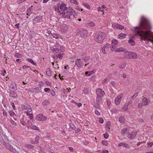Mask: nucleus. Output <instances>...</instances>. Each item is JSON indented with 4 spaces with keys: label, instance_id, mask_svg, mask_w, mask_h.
Here are the masks:
<instances>
[{
    "label": "nucleus",
    "instance_id": "38",
    "mask_svg": "<svg viewBox=\"0 0 153 153\" xmlns=\"http://www.w3.org/2000/svg\"><path fill=\"white\" fill-rule=\"evenodd\" d=\"M147 145L148 148H150L153 145V143H152V142H150V143L147 142Z\"/></svg>",
    "mask_w": 153,
    "mask_h": 153
},
{
    "label": "nucleus",
    "instance_id": "35",
    "mask_svg": "<svg viewBox=\"0 0 153 153\" xmlns=\"http://www.w3.org/2000/svg\"><path fill=\"white\" fill-rule=\"evenodd\" d=\"M27 60L28 62L32 63L33 65L34 66H36V63L34 62V61L33 60H32V59L29 58L27 59Z\"/></svg>",
    "mask_w": 153,
    "mask_h": 153
},
{
    "label": "nucleus",
    "instance_id": "4",
    "mask_svg": "<svg viewBox=\"0 0 153 153\" xmlns=\"http://www.w3.org/2000/svg\"><path fill=\"white\" fill-rule=\"evenodd\" d=\"M123 55L125 58L131 59H135L137 58V56L135 53L130 51L125 52Z\"/></svg>",
    "mask_w": 153,
    "mask_h": 153
},
{
    "label": "nucleus",
    "instance_id": "21",
    "mask_svg": "<svg viewBox=\"0 0 153 153\" xmlns=\"http://www.w3.org/2000/svg\"><path fill=\"white\" fill-rule=\"evenodd\" d=\"M10 96L13 97L14 98L16 97L17 95L15 93L14 91H10Z\"/></svg>",
    "mask_w": 153,
    "mask_h": 153
},
{
    "label": "nucleus",
    "instance_id": "42",
    "mask_svg": "<svg viewBox=\"0 0 153 153\" xmlns=\"http://www.w3.org/2000/svg\"><path fill=\"white\" fill-rule=\"evenodd\" d=\"M27 115L29 116L30 119H31L33 118V115L32 114H29L27 112Z\"/></svg>",
    "mask_w": 153,
    "mask_h": 153
},
{
    "label": "nucleus",
    "instance_id": "61",
    "mask_svg": "<svg viewBox=\"0 0 153 153\" xmlns=\"http://www.w3.org/2000/svg\"><path fill=\"white\" fill-rule=\"evenodd\" d=\"M143 105L142 104V103H139L138 104V107L139 108H142V106Z\"/></svg>",
    "mask_w": 153,
    "mask_h": 153
},
{
    "label": "nucleus",
    "instance_id": "8",
    "mask_svg": "<svg viewBox=\"0 0 153 153\" xmlns=\"http://www.w3.org/2000/svg\"><path fill=\"white\" fill-rule=\"evenodd\" d=\"M96 94L97 97L102 98L105 95V92L102 88H98L96 89Z\"/></svg>",
    "mask_w": 153,
    "mask_h": 153
},
{
    "label": "nucleus",
    "instance_id": "64",
    "mask_svg": "<svg viewBox=\"0 0 153 153\" xmlns=\"http://www.w3.org/2000/svg\"><path fill=\"white\" fill-rule=\"evenodd\" d=\"M89 59V58L88 57H86L85 58H84L83 59V60H84L85 62H87L88 61Z\"/></svg>",
    "mask_w": 153,
    "mask_h": 153
},
{
    "label": "nucleus",
    "instance_id": "24",
    "mask_svg": "<svg viewBox=\"0 0 153 153\" xmlns=\"http://www.w3.org/2000/svg\"><path fill=\"white\" fill-rule=\"evenodd\" d=\"M127 109L128 107L125 104L123 107L122 108L120 109V110L122 112H124L126 111L127 110Z\"/></svg>",
    "mask_w": 153,
    "mask_h": 153
},
{
    "label": "nucleus",
    "instance_id": "5",
    "mask_svg": "<svg viewBox=\"0 0 153 153\" xmlns=\"http://www.w3.org/2000/svg\"><path fill=\"white\" fill-rule=\"evenodd\" d=\"M73 9L71 8H69V10H68L66 12H63L61 13V14L62 15V17L64 18L69 19L70 18V16H71L73 14L72 11Z\"/></svg>",
    "mask_w": 153,
    "mask_h": 153
},
{
    "label": "nucleus",
    "instance_id": "26",
    "mask_svg": "<svg viewBox=\"0 0 153 153\" xmlns=\"http://www.w3.org/2000/svg\"><path fill=\"white\" fill-rule=\"evenodd\" d=\"M119 121L120 123L123 124L124 123L125 120L123 116H120L119 118Z\"/></svg>",
    "mask_w": 153,
    "mask_h": 153
},
{
    "label": "nucleus",
    "instance_id": "18",
    "mask_svg": "<svg viewBox=\"0 0 153 153\" xmlns=\"http://www.w3.org/2000/svg\"><path fill=\"white\" fill-rule=\"evenodd\" d=\"M55 56L59 59H62L63 57V53H61L60 52H59L58 53H56L55 54Z\"/></svg>",
    "mask_w": 153,
    "mask_h": 153
},
{
    "label": "nucleus",
    "instance_id": "39",
    "mask_svg": "<svg viewBox=\"0 0 153 153\" xmlns=\"http://www.w3.org/2000/svg\"><path fill=\"white\" fill-rule=\"evenodd\" d=\"M108 79L107 78H105L102 81V84H106L108 83Z\"/></svg>",
    "mask_w": 153,
    "mask_h": 153
},
{
    "label": "nucleus",
    "instance_id": "12",
    "mask_svg": "<svg viewBox=\"0 0 153 153\" xmlns=\"http://www.w3.org/2000/svg\"><path fill=\"white\" fill-rule=\"evenodd\" d=\"M59 7L62 11H65L67 10L68 9V7H66V4L63 3L59 4L58 5Z\"/></svg>",
    "mask_w": 153,
    "mask_h": 153
},
{
    "label": "nucleus",
    "instance_id": "53",
    "mask_svg": "<svg viewBox=\"0 0 153 153\" xmlns=\"http://www.w3.org/2000/svg\"><path fill=\"white\" fill-rule=\"evenodd\" d=\"M64 47L63 46H60V48L59 49V51H60L61 52H63L64 51Z\"/></svg>",
    "mask_w": 153,
    "mask_h": 153
},
{
    "label": "nucleus",
    "instance_id": "57",
    "mask_svg": "<svg viewBox=\"0 0 153 153\" xmlns=\"http://www.w3.org/2000/svg\"><path fill=\"white\" fill-rule=\"evenodd\" d=\"M99 122L101 123H103V120L102 119V118L100 117L99 118Z\"/></svg>",
    "mask_w": 153,
    "mask_h": 153
},
{
    "label": "nucleus",
    "instance_id": "2",
    "mask_svg": "<svg viewBox=\"0 0 153 153\" xmlns=\"http://www.w3.org/2000/svg\"><path fill=\"white\" fill-rule=\"evenodd\" d=\"M0 142L8 149L14 153L16 152V149L10 144V142L9 141L7 137L3 134L0 132Z\"/></svg>",
    "mask_w": 153,
    "mask_h": 153
},
{
    "label": "nucleus",
    "instance_id": "9",
    "mask_svg": "<svg viewBox=\"0 0 153 153\" xmlns=\"http://www.w3.org/2000/svg\"><path fill=\"white\" fill-rule=\"evenodd\" d=\"M36 119L38 121H44L47 119V117L43 116L42 114H38L36 116Z\"/></svg>",
    "mask_w": 153,
    "mask_h": 153
},
{
    "label": "nucleus",
    "instance_id": "23",
    "mask_svg": "<svg viewBox=\"0 0 153 153\" xmlns=\"http://www.w3.org/2000/svg\"><path fill=\"white\" fill-rule=\"evenodd\" d=\"M88 27H93L96 24L95 23L93 22H89L87 24Z\"/></svg>",
    "mask_w": 153,
    "mask_h": 153
},
{
    "label": "nucleus",
    "instance_id": "10",
    "mask_svg": "<svg viewBox=\"0 0 153 153\" xmlns=\"http://www.w3.org/2000/svg\"><path fill=\"white\" fill-rule=\"evenodd\" d=\"M96 102L97 104L96 107L97 108H100V106L102 104L103 102L102 98L96 97Z\"/></svg>",
    "mask_w": 153,
    "mask_h": 153
},
{
    "label": "nucleus",
    "instance_id": "54",
    "mask_svg": "<svg viewBox=\"0 0 153 153\" xmlns=\"http://www.w3.org/2000/svg\"><path fill=\"white\" fill-rule=\"evenodd\" d=\"M94 113L97 115H100V113L97 110H95L94 111Z\"/></svg>",
    "mask_w": 153,
    "mask_h": 153
},
{
    "label": "nucleus",
    "instance_id": "43",
    "mask_svg": "<svg viewBox=\"0 0 153 153\" xmlns=\"http://www.w3.org/2000/svg\"><path fill=\"white\" fill-rule=\"evenodd\" d=\"M113 113H116L118 111L117 110L116 108H113L111 111Z\"/></svg>",
    "mask_w": 153,
    "mask_h": 153
},
{
    "label": "nucleus",
    "instance_id": "47",
    "mask_svg": "<svg viewBox=\"0 0 153 153\" xmlns=\"http://www.w3.org/2000/svg\"><path fill=\"white\" fill-rule=\"evenodd\" d=\"M112 43L113 44H114L115 45H116L118 43V41L116 39H113L112 41Z\"/></svg>",
    "mask_w": 153,
    "mask_h": 153
},
{
    "label": "nucleus",
    "instance_id": "30",
    "mask_svg": "<svg viewBox=\"0 0 153 153\" xmlns=\"http://www.w3.org/2000/svg\"><path fill=\"white\" fill-rule=\"evenodd\" d=\"M52 36H53V38L55 39H59L60 37L59 35L55 33L52 34Z\"/></svg>",
    "mask_w": 153,
    "mask_h": 153
},
{
    "label": "nucleus",
    "instance_id": "28",
    "mask_svg": "<svg viewBox=\"0 0 153 153\" xmlns=\"http://www.w3.org/2000/svg\"><path fill=\"white\" fill-rule=\"evenodd\" d=\"M93 72L94 71H86L85 73V74L87 76H89L92 75Z\"/></svg>",
    "mask_w": 153,
    "mask_h": 153
},
{
    "label": "nucleus",
    "instance_id": "31",
    "mask_svg": "<svg viewBox=\"0 0 153 153\" xmlns=\"http://www.w3.org/2000/svg\"><path fill=\"white\" fill-rule=\"evenodd\" d=\"M111 122H107L106 124V126L107 127V130H110V126L111 125Z\"/></svg>",
    "mask_w": 153,
    "mask_h": 153
},
{
    "label": "nucleus",
    "instance_id": "50",
    "mask_svg": "<svg viewBox=\"0 0 153 153\" xmlns=\"http://www.w3.org/2000/svg\"><path fill=\"white\" fill-rule=\"evenodd\" d=\"M104 137L106 139H107L108 138L109 135L107 133H105L104 134H103Z\"/></svg>",
    "mask_w": 153,
    "mask_h": 153
},
{
    "label": "nucleus",
    "instance_id": "46",
    "mask_svg": "<svg viewBox=\"0 0 153 153\" xmlns=\"http://www.w3.org/2000/svg\"><path fill=\"white\" fill-rule=\"evenodd\" d=\"M39 137L37 135V136L36 138H35V141H36V142L35 143H38V141L39 140Z\"/></svg>",
    "mask_w": 153,
    "mask_h": 153
},
{
    "label": "nucleus",
    "instance_id": "19",
    "mask_svg": "<svg viewBox=\"0 0 153 153\" xmlns=\"http://www.w3.org/2000/svg\"><path fill=\"white\" fill-rule=\"evenodd\" d=\"M128 42L131 46H134L135 45V42L131 38L128 40Z\"/></svg>",
    "mask_w": 153,
    "mask_h": 153
},
{
    "label": "nucleus",
    "instance_id": "32",
    "mask_svg": "<svg viewBox=\"0 0 153 153\" xmlns=\"http://www.w3.org/2000/svg\"><path fill=\"white\" fill-rule=\"evenodd\" d=\"M49 103V102L47 100H45L44 101L42 102V104L43 106H45Z\"/></svg>",
    "mask_w": 153,
    "mask_h": 153
},
{
    "label": "nucleus",
    "instance_id": "11",
    "mask_svg": "<svg viewBox=\"0 0 153 153\" xmlns=\"http://www.w3.org/2000/svg\"><path fill=\"white\" fill-rule=\"evenodd\" d=\"M123 97V95L122 94L118 96L115 99V103L117 105H119L121 101V98Z\"/></svg>",
    "mask_w": 153,
    "mask_h": 153
},
{
    "label": "nucleus",
    "instance_id": "17",
    "mask_svg": "<svg viewBox=\"0 0 153 153\" xmlns=\"http://www.w3.org/2000/svg\"><path fill=\"white\" fill-rule=\"evenodd\" d=\"M142 104L143 105L145 106L149 104L148 102L147 99L146 97H144L142 100Z\"/></svg>",
    "mask_w": 153,
    "mask_h": 153
},
{
    "label": "nucleus",
    "instance_id": "15",
    "mask_svg": "<svg viewBox=\"0 0 153 153\" xmlns=\"http://www.w3.org/2000/svg\"><path fill=\"white\" fill-rule=\"evenodd\" d=\"M112 27L114 29H119L122 30L124 28L123 26L120 25L116 23L112 24Z\"/></svg>",
    "mask_w": 153,
    "mask_h": 153
},
{
    "label": "nucleus",
    "instance_id": "1",
    "mask_svg": "<svg viewBox=\"0 0 153 153\" xmlns=\"http://www.w3.org/2000/svg\"><path fill=\"white\" fill-rule=\"evenodd\" d=\"M152 26L145 17H142L139 26L134 27L135 32L141 37V40L150 42L153 45V32L151 31Z\"/></svg>",
    "mask_w": 153,
    "mask_h": 153
},
{
    "label": "nucleus",
    "instance_id": "20",
    "mask_svg": "<svg viewBox=\"0 0 153 153\" xmlns=\"http://www.w3.org/2000/svg\"><path fill=\"white\" fill-rule=\"evenodd\" d=\"M126 35L121 33L118 36V38L120 39H123L126 37Z\"/></svg>",
    "mask_w": 153,
    "mask_h": 153
},
{
    "label": "nucleus",
    "instance_id": "62",
    "mask_svg": "<svg viewBox=\"0 0 153 153\" xmlns=\"http://www.w3.org/2000/svg\"><path fill=\"white\" fill-rule=\"evenodd\" d=\"M116 48V47L115 45H112V47L111 48V50L112 51H114L115 48Z\"/></svg>",
    "mask_w": 153,
    "mask_h": 153
},
{
    "label": "nucleus",
    "instance_id": "25",
    "mask_svg": "<svg viewBox=\"0 0 153 153\" xmlns=\"http://www.w3.org/2000/svg\"><path fill=\"white\" fill-rule=\"evenodd\" d=\"M46 74L49 76H50L51 75V72L50 71L49 68H47L46 70Z\"/></svg>",
    "mask_w": 153,
    "mask_h": 153
},
{
    "label": "nucleus",
    "instance_id": "16",
    "mask_svg": "<svg viewBox=\"0 0 153 153\" xmlns=\"http://www.w3.org/2000/svg\"><path fill=\"white\" fill-rule=\"evenodd\" d=\"M129 130L128 128H125L123 129L121 131L122 135L124 136L126 134L128 133Z\"/></svg>",
    "mask_w": 153,
    "mask_h": 153
},
{
    "label": "nucleus",
    "instance_id": "29",
    "mask_svg": "<svg viewBox=\"0 0 153 153\" xmlns=\"http://www.w3.org/2000/svg\"><path fill=\"white\" fill-rule=\"evenodd\" d=\"M27 111V112H30L32 111L31 107L30 105H27V108L26 109Z\"/></svg>",
    "mask_w": 153,
    "mask_h": 153
},
{
    "label": "nucleus",
    "instance_id": "33",
    "mask_svg": "<svg viewBox=\"0 0 153 153\" xmlns=\"http://www.w3.org/2000/svg\"><path fill=\"white\" fill-rule=\"evenodd\" d=\"M138 92L135 93L133 96H130V97L132 99V100H134L135 98H136L138 95Z\"/></svg>",
    "mask_w": 153,
    "mask_h": 153
},
{
    "label": "nucleus",
    "instance_id": "44",
    "mask_svg": "<svg viewBox=\"0 0 153 153\" xmlns=\"http://www.w3.org/2000/svg\"><path fill=\"white\" fill-rule=\"evenodd\" d=\"M97 10L98 11H102V12H104V10L103 8H102L101 7H99L97 8Z\"/></svg>",
    "mask_w": 153,
    "mask_h": 153
},
{
    "label": "nucleus",
    "instance_id": "7",
    "mask_svg": "<svg viewBox=\"0 0 153 153\" xmlns=\"http://www.w3.org/2000/svg\"><path fill=\"white\" fill-rule=\"evenodd\" d=\"M42 16H36L33 20V25H39V24L42 22Z\"/></svg>",
    "mask_w": 153,
    "mask_h": 153
},
{
    "label": "nucleus",
    "instance_id": "59",
    "mask_svg": "<svg viewBox=\"0 0 153 153\" xmlns=\"http://www.w3.org/2000/svg\"><path fill=\"white\" fill-rule=\"evenodd\" d=\"M70 1L71 3L76 4V0H70Z\"/></svg>",
    "mask_w": 153,
    "mask_h": 153
},
{
    "label": "nucleus",
    "instance_id": "3",
    "mask_svg": "<svg viewBox=\"0 0 153 153\" xmlns=\"http://www.w3.org/2000/svg\"><path fill=\"white\" fill-rule=\"evenodd\" d=\"M106 34L104 33L99 31L95 36V40L98 43H101L105 39Z\"/></svg>",
    "mask_w": 153,
    "mask_h": 153
},
{
    "label": "nucleus",
    "instance_id": "49",
    "mask_svg": "<svg viewBox=\"0 0 153 153\" xmlns=\"http://www.w3.org/2000/svg\"><path fill=\"white\" fill-rule=\"evenodd\" d=\"M59 7H58V8L57 7H56L55 8V10L56 11H57V12H58V13H60V14H61V11L60 10H59Z\"/></svg>",
    "mask_w": 153,
    "mask_h": 153
},
{
    "label": "nucleus",
    "instance_id": "58",
    "mask_svg": "<svg viewBox=\"0 0 153 153\" xmlns=\"http://www.w3.org/2000/svg\"><path fill=\"white\" fill-rule=\"evenodd\" d=\"M14 56L15 57H16L18 58H20L21 56V55L20 54H19L18 53H16L15 54Z\"/></svg>",
    "mask_w": 153,
    "mask_h": 153
},
{
    "label": "nucleus",
    "instance_id": "6",
    "mask_svg": "<svg viewBox=\"0 0 153 153\" xmlns=\"http://www.w3.org/2000/svg\"><path fill=\"white\" fill-rule=\"evenodd\" d=\"M88 34V31L84 28H81L79 30V31L77 33V36L82 38L85 37Z\"/></svg>",
    "mask_w": 153,
    "mask_h": 153
},
{
    "label": "nucleus",
    "instance_id": "13",
    "mask_svg": "<svg viewBox=\"0 0 153 153\" xmlns=\"http://www.w3.org/2000/svg\"><path fill=\"white\" fill-rule=\"evenodd\" d=\"M137 133L135 131H132L131 133L128 132L126 136L130 139H133L136 136Z\"/></svg>",
    "mask_w": 153,
    "mask_h": 153
},
{
    "label": "nucleus",
    "instance_id": "48",
    "mask_svg": "<svg viewBox=\"0 0 153 153\" xmlns=\"http://www.w3.org/2000/svg\"><path fill=\"white\" fill-rule=\"evenodd\" d=\"M102 144L104 145H105V146H107L108 145V142L105 140H103L102 141Z\"/></svg>",
    "mask_w": 153,
    "mask_h": 153
},
{
    "label": "nucleus",
    "instance_id": "55",
    "mask_svg": "<svg viewBox=\"0 0 153 153\" xmlns=\"http://www.w3.org/2000/svg\"><path fill=\"white\" fill-rule=\"evenodd\" d=\"M21 108L23 110H26V109L27 108V105H22L21 106Z\"/></svg>",
    "mask_w": 153,
    "mask_h": 153
},
{
    "label": "nucleus",
    "instance_id": "41",
    "mask_svg": "<svg viewBox=\"0 0 153 153\" xmlns=\"http://www.w3.org/2000/svg\"><path fill=\"white\" fill-rule=\"evenodd\" d=\"M125 66L126 65L124 63L121 64L119 65V67L120 68H124Z\"/></svg>",
    "mask_w": 153,
    "mask_h": 153
},
{
    "label": "nucleus",
    "instance_id": "22",
    "mask_svg": "<svg viewBox=\"0 0 153 153\" xmlns=\"http://www.w3.org/2000/svg\"><path fill=\"white\" fill-rule=\"evenodd\" d=\"M22 68L24 71H26L27 69H28V71H29L30 70H31V68L30 67L26 65H24L23 66Z\"/></svg>",
    "mask_w": 153,
    "mask_h": 153
},
{
    "label": "nucleus",
    "instance_id": "37",
    "mask_svg": "<svg viewBox=\"0 0 153 153\" xmlns=\"http://www.w3.org/2000/svg\"><path fill=\"white\" fill-rule=\"evenodd\" d=\"M3 114L4 117L6 119L8 115L7 113L4 110L3 112Z\"/></svg>",
    "mask_w": 153,
    "mask_h": 153
},
{
    "label": "nucleus",
    "instance_id": "40",
    "mask_svg": "<svg viewBox=\"0 0 153 153\" xmlns=\"http://www.w3.org/2000/svg\"><path fill=\"white\" fill-rule=\"evenodd\" d=\"M9 113L11 116H13L15 115V114L14 113V111L12 110L10 111L9 112Z\"/></svg>",
    "mask_w": 153,
    "mask_h": 153
},
{
    "label": "nucleus",
    "instance_id": "36",
    "mask_svg": "<svg viewBox=\"0 0 153 153\" xmlns=\"http://www.w3.org/2000/svg\"><path fill=\"white\" fill-rule=\"evenodd\" d=\"M31 128L32 129L36 130L37 131L39 130V128L36 126H33L31 127Z\"/></svg>",
    "mask_w": 153,
    "mask_h": 153
},
{
    "label": "nucleus",
    "instance_id": "27",
    "mask_svg": "<svg viewBox=\"0 0 153 153\" xmlns=\"http://www.w3.org/2000/svg\"><path fill=\"white\" fill-rule=\"evenodd\" d=\"M125 51L126 50L124 48H118L116 49V50L115 51L116 52L124 51L125 52Z\"/></svg>",
    "mask_w": 153,
    "mask_h": 153
},
{
    "label": "nucleus",
    "instance_id": "45",
    "mask_svg": "<svg viewBox=\"0 0 153 153\" xmlns=\"http://www.w3.org/2000/svg\"><path fill=\"white\" fill-rule=\"evenodd\" d=\"M52 50L53 51L55 52L56 53H58L59 52V48H53L52 49Z\"/></svg>",
    "mask_w": 153,
    "mask_h": 153
},
{
    "label": "nucleus",
    "instance_id": "34",
    "mask_svg": "<svg viewBox=\"0 0 153 153\" xmlns=\"http://www.w3.org/2000/svg\"><path fill=\"white\" fill-rule=\"evenodd\" d=\"M31 13V9L30 8H29L28 9L27 11V15L28 16H30Z\"/></svg>",
    "mask_w": 153,
    "mask_h": 153
},
{
    "label": "nucleus",
    "instance_id": "60",
    "mask_svg": "<svg viewBox=\"0 0 153 153\" xmlns=\"http://www.w3.org/2000/svg\"><path fill=\"white\" fill-rule=\"evenodd\" d=\"M10 122H11V123L13 124V125L14 126H16V123H15V122H14V121H13V120L12 119H10Z\"/></svg>",
    "mask_w": 153,
    "mask_h": 153
},
{
    "label": "nucleus",
    "instance_id": "56",
    "mask_svg": "<svg viewBox=\"0 0 153 153\" xmlns=\"http://www.w3.org/2000/svg\"><path fill=\"white\" fill-rule=\"evenodd\" d=\"M45 84L46 85H47L48 86H51V82L48 81H46L45 82Z\"/></svg>",
    "mask_w": 153,
    "mask_h": 153
},
{
    "label": "nucleus",
    "instance_id": "14",
    "mask_svg": "<svg viewBox=\"0 0 153 153\" xmlns=\"http://www.w3.org/2000/svg\"><path fill=\"white\" fill-rule=\"evenodd\" d=\"M110 45L109 43H107L104 45V46L101 48V49L103 53L105 54L106 53V51H107L108 48H110Z\"/></svg>",
    "mask_w": 153,
    "mask_h": 153
},
{
    "label": "nucleus",
    "instance_id": "63",
    "mask_svg": "<svg viewBox=\"0 0 153 153\" xmlns=\"http://www.w3.org/2000/svg\"><path fill=\"white\" fill-rule=\"evenodd\" d=\"M11 105H12V107L13 108L14 110L16 109V107L14 105V103L13 102H12L11 103Z\"/></svg>",
    "mask_w": 153,
    "mask_h": 153
},
{
    "label": "nucleus",
    "instance_id": "52",
    "mask_svg": "<svg viewBox=\"0 0 153 153\" xmlns=\"http://www.w3.org/2000/svg\"><path fill=\"white\" fill-rule=\"evenodd\" d=\"M44 91L46 92H49L50 91V89L48 88H46L44 89Z\"/></svg>",
    "mask_w": 153,
    "mask_h": 153
},
{
    "label": "nucleus",
    "instance_id": "51",
    "mask_svg": "<svg viewBox=\"0 0 153 153\" xmlns=\"http://www.w3.org/2000/svg\"><path fill=\"white\" fill-rule=\"evenodd\" d=\"M84 7H86L88 9H89L90 7L89 5L87 3H85L83 4Z\"/></svg>",
    "mask_w": 153,
    "mask_h": 153
}]
</instances>
